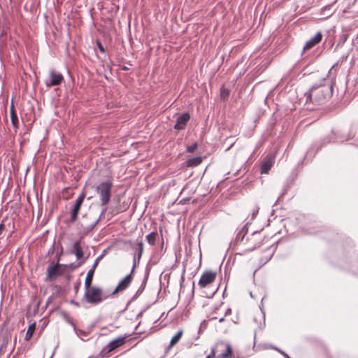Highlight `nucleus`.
Listing matches in <instances>:
<instances>
[{
	"instance_id": "28",
	"label": "nucleus",
	"mask_w": 358,
	"mask_h": 358,
	"mask_svg": "<svg viewBox=\"0 0 358 358\" xmlns=\"http://www.w3.org/2000/svg\"><path fill=\"white\" fill-rule=\"evenodd\" d=\"M96 45H97V47H98L99 50L101 52L104 53L105 52V49H104L103 46L102 45L101 43L99 41H96Z\"/></svg>"
},
{
	"instance_id": "11",
	"label": "nucleus",
	"mask_w": 358,
	"mask_h": 358,
	"mask_svg": "<svg viewBox=\"0 0 358 358\" xmlns=\"http://www.w3.org/2000/svg\"><path fill=\"white\" fill-rule=\"evenodd\" d=\"M190 119V115L187 113H185L180 115L176 120L174 129L176 130H182L185 128L187 123Z\"/></svg>"
},
{
	"instance_id": "4",
	"label": "nucleus",
	"mask_w": 358,
	"mask_h": 358,
	"mask_svg": "<svg viewBox=\"0 0 358 358\" xmlns=\"http://www.w3.org/2000/svg\"><path fill=\"white\" fill-rule=\"evenodd\" d=\"M112 187L113 183L110 180L101 182L96 187L95 191L100 198L102 206H106L109 203Z\"/></svg>"
},
{
	"instance_id": "19",
	"label": "nucleus",
	"mask_w": 358,
	"mask_h": 358,
	"mask_svg": "<svg viewBox=\"0 0 358 358\" xmlns=\"http://www.w3.org/2000/svg\"><path fill=\"white\" fill-rule=\"evenodd\" d=\"M157 231H152L151 232L150 234H149L147 236H146V240L148 241V243L152 245V246H154L156 244V240H157Z\"/></svg>"
},
{
	"instance_id": "25",
	"label": "nucleus",
	"mask_w": 358,
	"mask_h": 358,
	"mask_svg": "<svg viewBox=\"0 0 358 358\" xmlns=\"http://www.w3.org/2000/svg\"><path fill=\"white\" fill-rule=\"evenodd\" d=\"M246 232L243 233L242 234V231H241L236 236V241H240V242H242L244 239V237H245V235Z\"/></svg>"
},
{
	"instance_id": "31",
	"label": "nucleus",
	"mask_w": 358,
	"mask_h": 358,
	"mask_svg": "<svg viewBox=\"0 0 358 358\" xmlns=\"http://www.w3.org/2000/svg\"><path fill=\"white\" fill-rule=\"evenodd\" d=\"M219 321H220V322H222V321H224V318H223V317H221L220 319H219Z\"/></svg>"
},
{
	"instance_id": "21",
	"label": "nucleus",
	"mask_w": 358,
	"mask_h": 358,
	"mask_svg": "<svg viewBox=\"0 0 358 358\" xmlns=\"http://www.w3.org/2000/svg\"><path fill=\"white\" fill-rule=\"evenodd\" d=\"M35 329H36V324L35 323H32L29 325L27 331L26 332V335H25L26 341H29L31 339Z\"/></svg>"
},
{
	"instance_id": "9",
	"label": "nucleus",
	"mask_w": 358,
	"mask_h": 358,
	"mask_svg": "<svg viewBox=\"0 0 358 358\" xmlns=\"http://www.w3.org/2000/svg\"><path fill=\"white\" fill-rule=\"evenodd\" d=\"M126 342V337L125 336H121L116 338L115 339L111 341L103 350V352H106L107 353H109L116 348L121 347Z\"/></svg>"
},
{
	"instance_id": "18",
	"label": "nucleus",
	"mask_w": 358,
	"mask_h": 358,
	"mask_svg": "<svg viewBox=\"0 0 358 358\" xmlns=\"http://www.w3.org/2000/svg\"><path fill=\"white\" fill-rule=\"evenodd\" d=\"M202 162V158L201 157H196L189 159L187 161V166L189 167L196 166Z\"/></svg>"
},
{
	"instance_id": "29",
	"label": "nucleus",
	"mask_w": 358,
	"mask_h": 358,
	"mask_svg": "<svg viewBox=\"0 0 358 358\" xmlns=\"http://www.w3.org/2000/svg\"><path fill=\"white\" fill-rule=\"evenodd\" d=\"M277 351H278L280 353H281L285 358H291L287 354H286L285 352H282V350L278 349V348H275Z\"/></svg>"
},
{
	"instance_id": "16",
	"label": "nucleus",
	"mask_w": 358,
	"mask_h": 358,
	"mask_svg": "<svg viewBox=\"0 0 358 358\" xmlns=\"http://www.w3.org/2000/svg\"><path fill=\"white\" fill-rule=\"evenodd\" d=\"M183 335V331L179 330L175 336H173L170 341V344L169 345V349H171L174 345H176L181 339L182 336Z\"/></svg>"
},
{
	"instance_id": "3",
	"label": "nucleus",
	"mask_w": 358,
	"mask_h": 358,
	"mask_svg": "<svg viewBox=\"0 0 358 358\" xmlns=\"http://www.w3.org/2000/svg\"><path fill=\"white\" fill-rule=\"evenodd\" d=\"M85 289L84 298L90 304H98L106 299L103 289L99 287L90 286Z\"/></svg>"
},
{
	"instance_id": "12",
	"label": "nucleus",
	"mask_w": 358,
	"mask_h": 358,
	"mask_svg": "<svg viewBox=\"0 0 358 358\" xmlns=\"http://www.w3.org/2000/svg\"><path fill=\"white\" fill-rule=\"evenodd\" d=\"M322 33L317 32L316 34V35L313 38H311L310 40L308 41L306 43L305 45L303 47V50L306 51V50H310V48H312L313 47H314L315 45L318 44L322 41Z\"/></svg>"
},
{
	"instance_id": "15",
	"label": "nucleus",
	"mask_w": 358,
	"mask_h": 358,
	"mask_svg": "<svg viewBox=\"0 0 358 358\" xmlns=\"http://www.w3.org/2000/svg\"><path fill=\"white\" fill-rule=\"evenodd\" d=\"M224 347V350L217 356V358H231L232 355V348L229 344H221Z\"/></svg>"
},
{
	"instance_id": "10",
	"label": "nucleus",
	"mask_w": 358,
	"mask_h": 358,
	"mask_svg": "<svg viewBox=\"0 0 358 358\" xmlns=\"http://www.w3.org/2000/svg\"><path fill=\"white\" fill-rule=\"evenodd\" d=\"M61 267L62 266L59 264L50 265L47 268V278L52 280L57 275H62L64 271L61 269Z\"/></svg>"
},
{
	"instance_id": "6",
	"label": "nucleus",
	"mask_w": 358,
	"mask_h": 358,
	"mask_svg": "<svg viewBox=\"0 0 358 358\" xmlns=\"http://www.w3.org/2000/svg\"><path fill=\"white\" fill-rule=\"evenodd\" d=\"M64 81L63 76L52 70L50 71V78L45 80L47 87H52L59 85Z\"/></svg>"
},
{
	"instance_id": "27",
	"label": "nucleus",
	"mask_w": 358,
	"mask_h": 358,
	"mask_svg": "<svg viewBox=\"0 0 358 358\" xmlns=\"http://www.w3.org/2000/svg\"><path fill=\"white\" fill-rule=\"evenodd\" d=\"M216 352H217L216 349L213 348L210 354L208 355L206 358H215V357L216 355Z\"/></svg>"
},
{
	"instance_id": "1",
	"label": "nucleus",
	"mask_w": 358,
	"mask_h": 358,
	"mask_svg": "<svg viewBox=\"0 0 358 358\" xmlns=\"http://www.w3.org/2000/svg\"><path fill=\"white\" fill-rule=\"evenodd\" d=\"M333 94V83L324 79L320 84L314 85L304 94L305 105L311 110L327 103Z\"/></svg>"
},
{
	"instance_id": "30",
	"label": "nucleus",
	"mask_w": 358,
	"mask_h": 358,
	"mask_svg": "<svg viewBox=\"0 0 358 358\" xmlns=\"http://www.w3.org/2000/svg\"><path fill=\"white\" fill-rule=\"evenodd\" d=\"M5 229V225L1 223L0 224V235L1 234V233L3 232V231Z\"/></svg>"
},
{
	"instance_id": "2",
	"label": "nucleus",
	"mask_w": 358,
	"mask_h": 358,
	"mask_svg": "<svg viewBox=\"0 0 358 358\" xmlns=\"http://www.w3.org/2000/svg\"><path fill=\"white\" fill-rule=\"evenodd\" d=\"M245 248L247 251H253L255 249L264 245L265 250L259 257L258 264L260 266L266 264L272 257L273 250L271 248V240L263 231H257L250 234L246 239Z\"/></svg>"
},
{
	"instance_id": "5",
	"label": "nucleus",
	"mask_w": 358,
	"mask_h": 358,
	"mask_svg": "<svg viewBox=\"0 0 358 358\" xmlns=\"http://www.w3.org/2000/svg\"><path fill=\"white\" fill-rule=\"evenodd\" d=\"M217 272L211 270L205 271L199 280L198 285L201 289L210 287L215 281Z\"/></svg>"
},
{
	"instance_id": "24",
	"label": "nucleus",
	"mask_w": 358,
	"mask_h": 358,
	"mask_svg": "<svg viewBox=\"0 0 358 358\" xmlns=\"http://www.w3.org/2000/svg\"><path fill=\"white\" fill-rule=\"evenodd\" d=\"M229 91L228 90L222 89L221 90V94H220L221 98L225 99L227 96H229Z\"/></svg>"
},
{
	"instance_id": "7",
	"label": "nucleus",
	"mask_w": 358,
	"mask_h": 358,
	"mask_svg": "<svg viewBox=\"0 0 358 358\" xmlns=\"http://www.w3.org/2000/svg\"><path fill=\"white\" fill-rule=\"evenodd\" d=\"M134 270V267L132 268L131 272L126 275L117 285L115 289H114L113 294H117L118 292H122L125 290L131 284L133 280V272Z\"/></svg>"
},
{
	"instance_id": "17",
	"label": "nucleus",
	"mask_w": 358,
	"mask_h": 358,
	"mask_svg": "<svg viewBox=\"0 0 358 358\" xmlns=\"http://www.w3.org/2000/svg\"><path fill=\"white\" fill-rule=\"evenodd\" d=\"M73 253L76 255L77 259H78L83 257V251L79 241H76L73 244Z\"/></svg>"
},
{
	"instance_id": "26",
	"label": "nucleus",
	"mask_w": 358,
	"mask_h": 358,
	"mask_svg": "<svg viewBox=\"0 0 358 358\" xmlns=\"http://www.w3.org/2000/svg\"><path fill=\"white\" fill-rule=\"evenodd\" d=\"M100 258H101V257H98V258L94 261V264H93V265H92V268L90 269V271H92L95 272V270H96V267H97V266H98V264H99V262Z\"/></svg>"
},
{
	"instance_id": "8",
	"label": "nucleus",
	"mask_w": 358,
	"mask_h": 358,
	"mask_svg": "<svg viewBox=\"0 0 358 358\" xmlns=\"http://www.w3.org/2000/svg\"><path fill=\"white\" fill-rule=\"evenodd\" d=\"M85 198V192H83L76 199L74 206L71 211V221L72 222H75L77 220L80 207L83 203Z\"/></svg>"
},
{
	"instance_id": "20",
	"label": "nucleus",
	"mask_w": 358,
	"mask_h": 358,
	"mask_svg": "<svg viewBox=\"0 0 358 358\" xmlns=\"http://www.w3.org/2000/svg\"><path fill=\"white\" fill-rule=\"evenodd\" d=\"M94 274V271H90V270L88 271L85 280V288H88L90 286H92Z\"/></svg>"
},
{
	"instance_id": "23",
	"label": "nucleus",
	"mask_w": 358,
	"mask_h": 358,
	"mask_svg": "<svg viewBox=\"0 0 358 358\" xmlns=\"http://www.w3.org/2000/svg\"><path fill=\"white\" fill-rule=\"evenodd\" d=\"M197 143H194L193 145L188 146L187 150L188 152L192 153L197 149Z\"/></svg>"
},
{
	"instance_id": "14",
	"label": "nucleus",
	"mask_w": 358,
	"mask_h": 358,
	"mask_svg": "<svg viewBox=\"0 0 358 358\" xmlns=\"http://www.w3.org/2000/svg\"><path fill=\"white\" fill-rule=\"evenodd\" d=\"M10 115L12 124L16 131L19 128V120L13 103H11L10 108Z\"/></svg>"
},
{
	"instance_id": "13",
	"label": "nucleus",
	"mask_w": 358,
	"mask_h": 358,
	"mask_svg": "<svg viewBox=\"0 0 358 358\" xmlns=\"http://www.w3.org/2000/svg\"><path fill=\"white\" fill-rule=\"evenodd\" d=\"M273 164H274V158L271 156L268 157L262 164L261 173L262 174L268 173L269 170L273 166Z\"/></svg>"
},
{
	"instance_id": "22",
	"label": "nucleus",
	"mask_w": 358,
	"mask_h": 358,
	"mask_svg": "<svg viewBox=\"0 0 358 358\" xmlns=\"http://www.w3.org/2000/svg\"><path fill=\"white\" fill-rule=\"evenodd\" d=\"M143 248H144L143 243L141 241H138V243L136 244V250L138 251L137 256H138V261L141 259V258L143 255Z\"/></svg>"
}]
</instances>
